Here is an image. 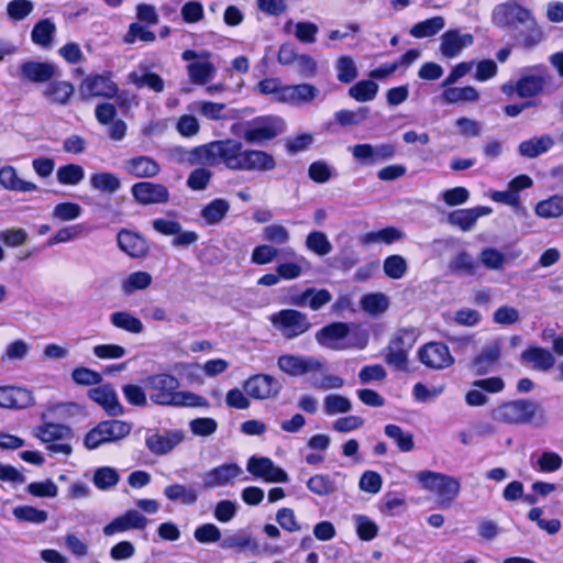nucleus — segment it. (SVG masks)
<instances>
[{
	"label": "nucleus",
	"instance_id": "obj_54",
	"mask_svg": "<svg viewBox=\"0 0 563 563\" xmlns=\"http://www.w3.org/2000/svg\"><path fill=\"white\" fill-rule=\"evenodd\" d=\"M336 78L342 84L352 82L358 75L354 59L349 55L340 56L335 62Z\"/></svg>",
	"mask_w": 563,
	"mask_h": 563
},
{
	"label": "nucleus",
	"instance_id": "obj_9",
	"mask_svg": "<svg viewBox=\"0 0 563 563\" xmlns=\"http://www.w3.org/2000/svg\"><path fill=\"white\" fill-rule=\"evenodd\" d=\"M283 130V121L274 117L253 120L243 133V139L250 144H262L274 139Z\"/></svg>",
	"mask_w": 563,
	"mask_h": 563
},
{
	"label": "nucleus",
	"instance_id": "obj_43",
	"mask_svg": "<svg viewBox=\"0 0 563 563\" xmlns=\"http://www.w3.org/2000/svg\"><path fill=\"white\" fill-rule=\"evenodd\" d=\"M230 210V203L223 198L213 199L200 212L201 218L209 225L220 223Z\"/></svg>",
	"mask_w": 563,
	"mask_h": 563
},
{
	"label": "nucleus",
	"instance_id": "obj_41",
	"mask_svg": "<svg viewBox=\"0 0 563 563\" xmlns=\"http://www.w3.org/2000/svg\"><path fill=\"white\" fill-rule=\"evenodd\" d=\"M500 345L495 342L485 346L482 352L472 361L471 367L476 374H485L492 365L499 358Z\"/></svg>",
	"mask_w": 563,
	"mask_h": 563
},
{
	"label": "nucleus",
	"instance_id": "obj_19",
	"mask_svg": "<svg viewBox=\"0 0 563 563\" xmlns=\"http://www.w3.org/2000/svg\"><path fill=\"white\" fill-rule=\"evenodd\" d=\"M319 89L310 82L285 85L280 103L301 107L312 103L319 97Z\"/></svg>",
	"mask_w": 563,
	"mask_h": 563
},
{
	"label": "nucleus",
	"instance_id": "obj_64",
	"mask_svg": "<svg viewBox=\"0 0 563 563\" xmlns=\"http://www.w3.org/2000/svg\"><path fill=\"white\" fill-rule=\"evenodd\" d=\"M55 25L49 20L45 19L37 22L31 33L32 41L41 46H48L52 42L55 32Z\"/></svg>",
	"mask_w": 563,
	"mask_h": 563
},
{
	"label": "nucleus",
	"instance_id": "obj_45",
	"mask_svg": "<svg viewBox=\"0 0 563 563\" xmlns=\"http://www.w3.org/2000/svg\"><path fill=\"white\" fill-rule=\"evenodd\" d=\"M384 432L396 443L400 452L408 453L413 451L415 441L411 432L405 431L399 426L391 423L385 426Z\"/></svg>",
	"mask_w": 563,
	"mask_h": 563
},
{
	"label": "nucleus",
	"instance_id": "obj_7",
	"mask_svg": "<svg viewBox=\"0 0 563 563\" xmlns=\"http://www.w3.org/2000/svg\"><path fill=\"white\" fill-rule=\"evenodd\" d=\"M181 57L184 60L191 62L187 66L189 79L196 85H206L216 75V67L210 62L211 53L208 51L196 52L186 49Z\"/></svg>",
	"mask_w": 563,
	"mask_h": 563
},
{
	"label": "nucleus",
	"instance_id": "obj_13",
	"mask_svg": "<svg viewBox=\"0 0 563 563\" xmlns=\"http://www.w3.org/2000/svg\"><path fill=\"white\" fill-rule=\"evenodd\" d=\"M474 44V36L461 29H450L440 37L439 51L445 58H456L463 49Z\"/></svg>",
	"mask_w": 563,
	"mask_h": 563
},
{
	"label": "nucleus",
	"instance_id": "obj_49",
	"mask_svg": "<svg viewBox=\"0 0 563 563\" xmlns=\"http://www.w3.org/2000/svg\"><path fill=\"white\" fill-rule=\"evenodd\" d=\"M357 537L365 542L374 540L379 531L378 525L365 515H353L352 517Z\"/></svg>",
	"mask_w": 563,
	"mask_h": 563
},
{
	"label": "nucleus",
	"instance_id": "obj_17",
	"mask_svg": "<svg viewBox=\"0 0 563 563\" xmlns=\"http://www.w3.org/2000/svg\"><path fill=\"white\" fill-rule=\"evenodd\" d=\"M117 91V85L110 77L103 75L88 76L79 86V93L84 100L96 97L112 98L115 96Z\"/></svg>",
	"mask_w": 563,
	"mask_h": 563
},
{
	"label": "nucleus",
	"instance_id": "obj_50",
	"mask_svg": "<svg viewBox=\"0 0 563 563\" xmlns=\"http://www.w3.org/2000/svg\"><path fill=\"white\" fill-rule=\"evenodd\" d=\"M323 411L328 416L344 415L352 410L350 398L340 394H329L323 399Z\"/></svg>",
	"mask_w": 563,
	"mask_h": 563
},
{
	"label": "nucleus",
	"instance_id": "obj_6",
	"mask_svg": "<svg viewBox=\"0 0 563 563\" xmlns=\"http://www.w3.org/2000/svg\"><path fill=\"white\" fill-rule=\"evenodd\" d=\"M272 324L287 339L297 338L310 329V322L305 313L284 309L269 318Z\"/></svg>",
	"mask_w": 563,
	"mask_h": 563
},
{
	"label": "nucleus",
	"instance_id": "obj_5",
	"mask_svg": "<svg viewBox=\"0 0 563 563\" xmlns=\"http://www.w3.org/2000/svg\"><path fill=\"white\" fill-rule=\"evenodd\" d=\"M131 424L122 420H104L89 430L84 438V446L91 451L102 445L115 443L126 438Z\"/></svg>",
	"mask_w": 563,
	"mask_h": 563
},
{
	"label": "nucleus",
	"instance_id": "obj_38",
	"mask_svg": "<svg viewBox=\"0 0 563 563\" xmlns=\"http://www.w3.org/2000/svg\"><path fill=\"white\" fill-rule=\"evenodd\" d=\"M152 275L147 272L137 271L129 274L120 283L122 294L130 296L136 291L144 290L151 286Z\"/></svg>",
	"mask_w": 563,
	"mask_h": 563
},
{
	"label": "nucleus",
	"instance_id": "obj_8",
	"mask_svg": "<svg viewBox=\"0 0 563 563\" xmlns=\"http://www.w3.org/2000/svg\"><path fill=\"white\" fill-rule=\"evenodd\" d=\"M242 474L243 470L236 463H224L206 471L201 475V487L205 490H210L232 486Z\"/></svg>",
	"mask_w": 563,
	"mask_h": 563
},
{
	"label": "nucleus",
	"instance_id": "obj_51",
	"mask_svg": "<svg viewBox=\"0 0 563 563\" xmlns=\"http://www.w3.org/2000/svg\"><path fill=\"white\" fill-rule=\"evenodd\" d=\"M554 144V141L549 135H542L540 137H534L528 141H525L519 146V152L521 155L527 157H537L538 155L547 152Z\"/></svg>",
	"mask_w": 563,
	"mask_h": 563
},
{
	"label": "nucleus",
	"instance_id": "obj_36",
	"mask_svg": "<svg viewBox=\"0 0 563 563\" xmlns=\"http://www.w3.org/2000/svg\"><path fill=\"white\" fill-rule=\"evenodd\" d=\"M128 79L136 88L147 87L155 92H162L165 84L161 76L147 69H137L129 74Z\"/></svg>",
	"mask_w": 563,
	"mask_h": 563
},
{
	"label": "nucleus",
	"instance_id": "obj_60",
	"mask_svg": "<svg viewBox=\"0 0 563 563\" xmlns=\"http://www.w3.org/2000/svg\"><path fill=\"white\" fill-rule=\"evenodd\" d=\"M361 306L367 313L377 316L387 310L389 300L382 292L368 294L361 299Z\"/></svg>",
	"mask_w": 563,
	"mask_h": 563
},
{
	"label": "nucleus",
	"instance_id": "obj_30",
	"mask_svg": "<svg viewBox=\"0 0 563 563\" xmlns=\"http://www.w3.org/2000/svg\"><path fill=\"white\" fill-rule=\"evenodd\" d=\"M119 249L133 258L146 255L148 247L146 241L137 233L122 229L117 235Z\"/></svg>",
	"mask_w": 563,
	"mask_h": 563
},
{
	"label": "nucleus",
	"instance_id": "obj_46",
	"mask_svg": "<svg viewBox=\"0 0 563 563\" xmlns=\"http://www.w3.org/2000/svg\"><path fill=\"white\" fill-rule=\"evenodd\" d=\"M445 26L443 16H433L416 23L410 29V34L416 38L431 37L442 31Z\"/></svg>",
	"mask_w": 563,
	"mask_h": 563
},
{
	"label": "nucleus",
	"instance_id": "obj_24",
	"mask_svg": "<svg viewBox=\"0 0 563 563\" xmlns=\"http://www.w3.org/2000/svg\"><path fill=\"white\" fill-rule=\"evenodd\" d=\"M148 520L137 510H128L122 516L114 518L111 522L103 527V533L111 537L117 533L125 532L130 529L143 530L147 526Z\"/></svg>",
	"mask_w": 563,
	"mask_h": 563
},
{
	"label": "nucleus",
	"instance_id": "obj_21",
	"mask_svg": "<svg viewBox=\"0 0 563 563\" xmlns=\"http://www.w3.org/2000/svg\"><path fill=\"white\" fill-rule=\"evenodd\" d=\"M285 256L288 261H279L275 266V272L280 275L282 279L294 280L301 277L309 271V261L306 257L298 255L295 250H286Z\"/></svg>",
	"mask_w": 563,
	"mask_h": 563
},
{
	"label": "nucleus",
	"instance_id": "obj_42",
	"mask_svg": "<svg viewBox=\"0 0 563 563\" xmlns=\"http://www.w3.org/2000/svg\"><path fill=\"white\" fill-rule=\"evenodd\" d=\"M110 322L114 328L126 331L131 334H140L144 331V325L141 319L128 311H115L111 313Z\"/></svg>",
	"mask_w": 563,
	"mask_h": 563
},
{
	"label": "nucleus",
	"instance_id": "obj_27",
	"mask_svg": "<svg viewBox=\"0 0 563 563\" xmlns=\"http://www.w3.org/2000/svg\"><path fill=\"white\" fill-rule=\"evenodd\" d=\"M75 93V87L67 80H49L42 88L43 98L52 106H66Z\"/></svg>",
	"mask_w": 563,
	"mask_h": 563
},
{
	"label": "nucleus",
	"instance_id": "obj_14",
	"mask_svg": "<svg viewBox=\"0 0 563 563\" xmlns=\"http://www.w3.org/2000/svg\"><path fill=\"white\" fill-rule=\"evenodd\" d=\"M131 194L143 206L166 203L170 198L166 186L150 181L134 184L131 188Z\"/></svg>",
	"mask_w": 563,
	"mask_h": 563
},
{
	"label": "nucleus",
	"instance_id": "obj_29",
	"mask_svg": "<svg viewBox=\"0 0 563 563\" xmlns=\"http://www.w3.org/2000/svg\"><path fill=\"white\" fill-rule=\"evenodd\" d=\"M21 78L31 82H48L57 74V67L48 62H25L20 67Z\"/></svg>",
	"mask_w": 563,
	"mask_h": 563
},
{
	"label": "nucleus",
	"instance_id": "obj_48",
	"mask_svg": "<svg viewBox=\"0 0 563 563\" xmlns=\"http://www.w3.org/2000/svg\"><path fill=\"white\" fill-rule=\"evenodd\" d=\"M477 90L472 86L466 87H449L443 92L441 98L446 103L457 102H472L478 99Z\"/></svg>",
	"mask_w": 563,
	"mask_h": 563
},
{
	"label": "nucleus",
	"instance_id": "obj_63",
	"mask_svg": "<svg viewBox=\"0 0 563 563\" xmlns=\"http://www.w3.org/2000/svg\"><path fill=\"white\" fill-rule=\"evenodd\" d=\"M285 85H283L282 80L276 77H269L261 80L255 90L264 96H272L275 102L280 103L282 96L284 93Z\"/></svg>",
	"mask_w": 563,
	"mask_h": 563
},
{
	"label": "nucleus",
	"instance_id": "obj_16",
	"mask_svg": "<svg viewBox=\"0 0 563 563\" xmlns=\"http://www.w3.org/2000/svg\"><path fill=\"white\" fill-rule=\"evenodd\" d=\"M277 365L280 371L290 376H301L310 372H319L323 363L312 356L283 355L278 358Z\"/></svg>",
	"mask_w": 563,
	"mask_h": 563
},
{
	"label": "nucleus",
	"instance_id": "obj_28",
	"mask_svg": "<svg viewBox=\"0 0 563 563\" xmlns=\"http://www.w3.org/2000/svg\"><path fill=\"white\" fill-rule=\"evenodd\" d=\"M185 434L180 430L167 431L165 433H154L146 438L147 449L157 455L169 453L175 446L184 441Z\"/></svg>",
	"mask_w": 563,
	"mask_h": 563
},
{
	"label": "nucleus",
	"instance_id": "obj_62",
	"mask_svg": "<svg viewBox=\"0 0 563 563\" xmlns=\"http://www.w3.org/2000/svg\"><path fill=\"white\" fill-rule=\"evenodd\" d=\"M369 110L366 107L355 111L340 110L334 113L335 121L342 126L358 125L368 118Z\"/></svg>",
	"mask_w": 563,
	"mask_h": 563
},
{
	"label": "nucleus",
	"instance_id": "obj_12",
	"mask_svg": "<svg viewBox=\"0 0 563 563\" xmlns=\"http://www.w3.org/2000/svg\"><path fill=\"white\" fill-rule=\"evenodd\" d=\"M246 470L254 477L268 483H287L289 481L287 473L268 457L251 456L247 460Z\"/></svg>",
	"mask_w": 563,
	"mask_h": 563
},
{
	"label": "nucleus",
	"instance_id": "obj_47",
	"mask_svg": "<svg viewBox=\"0 0 563 563\" xmlns=\"http://www.w3.org/2000/svg\"><path fill=\"white\" fill-rule=\"evenodd\" d=\"M164 496L170 501H180L184 505H192L198 499L197 492L181 484H172L164 488Z\"/></svg>",
	"mask_w": 563,
	"mask_h": 563
},
{
	"label": "nucleus",
	"instance_id": "obj_37",
	"mask_svg": "<svg viewBox=\"0 0 563 563\" xmlns=\"http://www.w3.org/2000/svg\"><path fill=\"white\" fill-rule=\"evenodd\" d=\"M405 233L395 228L387 227L377 231L368 232L360 238L361 243L365 245L369 244H391L396 241L402 240Z\"/></svg>",
	"mask_w": 563,
	"mask_h": 563
},
{
	"label": "nucleus",
	"instance_id": "obj_44",
	"mask_svg": "<svg viewBox=\"0 0 563 563\" xmlns=\"http://www.w3.org/2000/svg\"><path fill=\"white\" fill-rule=\"evenodd\" d=\"M90 186L98 191L112 195L121 188V180L109 172L95 173L89 178Z\"/></svg>",
	"mask_w": 563,
	"mask_h": 563
},
{
	"label": "nucleus",
	"instance_id": "obj_39",
	"mask_svg": "<svg viewBox=\"0 0 563 563\" xmlns=\"http://www.w3.org/2000/svg\"><path fill=\"white\" fill-rule=\"evenodd\" d=\"M331 294L327 289L308 288L300 296L294 299L297 306H308L312 310H319L321 307L330 302Z\"/></svg>",
	"mask_w": 563,
	"mask_h": 563
},
{
	"label": "nucleus",
	"instance_id": "obj_11",
	"mask_svg": "<svg viewBox=\"0 0 563 563\" xmlns=\"http://www.w3.org/2000/svg\"><path fill=\"white\" fill-rule=\"evenodd\" d=\"M418 357L420 362L432 369H444L454 364L449 347L440 342H429L419 349Z\"/></svg>",
	"mask_w": 563,
	"mask_h": 563
},
{
	"label": "nucleus",
	"instance_id": "obj_18",
	"mask_svg": "<svg viewBox=\"0 0 563 563\" xmlns=\"http://www.w3.org/2000/svg\"><path fill=\"white\" fill-rule=\"evenodd\" d=\"M279 382L271 375L258 374L244 383L246 394L254 399H268L276 397L280 391Z\"/></svg>",
	"mask_w": 563,
	"mask_h": 563
},
{
	"label": "nucleus",
	"instance_id": "obj_33",
	"mask_svg": "<svg viewBox=\"0 0 563 563\" xmlns=\"http://www.w3.org/2000/svg\"><path fill=\"white\" fill-rule=\"evenodd\" d=\"M521 361L532 365V368L548 372L555 364L552 353L540 346H531L521 353Z\"/></svg>",
	"mask_w": 563,
	"mask_h": 563
},
{
	"label": "nucleus",
	"instance_id": "obj_4",
	"mask_svg": "<svg viewBox=\"0 0 563 563\" xmlns=\"http://www.w3.org/2000/svg\"><path fill=\"white\" fill-rule=\"evenodd\" d=\"M415 478L422 489L438 496L442 508H449L461 490L460 479L444 473L423 470L417 472Z\"/></svg>",
	"mask_w": 563,
	"mask_h": 563
},
{
	"label": "nucleus",
	"instance_id": "obj_23",
	"mask_svg": "<svg viewBox=\"0 0 563 563\" xmlns=\"http://www.w3.org/2000/svg\"><path fill=\"white\" fill-rule=\"evenodd\" d=\"M34 404L32 393L18 386H0V408L18 410Z\"/></svg>",
	"mask_w": 563,
	"mask_h": 563
},
{
	"label": "nucleus",
	"instance_id": "obj_56",
	"mask_svg": "<svg viewBox=\"0 0 563 563\" xmlns=\"http://www.w3.org/2000/svg\"><path fill=\"white\" fill-rule=\"evenodd\" d=\"M307 488L314 495L324 497L333 494L336 489L335 483L328 475L316 474L307 482Z\"/></svg>",
	"mask_w": 563,
	"mask_h": 563
},
{
	"label": "nucleus",
	"instance_id": "obj_2",
	"mask_svg": "<svg viewBox=\"0 0 563 563\" xmlns=\"http://www.w3.org/2000/svg\"><path fill=\"white\" fill-rule=\"evenodd\" d=\"M177 377L166 373L153 374L144 379L148 399L163 407H208V400L195 393L179 390Z\"/></svg>",
	"mask_w": 563,
	"mask_h": 563
},
{
	"label": "nucleus",
	"instance_id": "obj_40",
	"mask_svg": "<svg viewBox=\"0 0 563 563\" xmlns=\"http://www.w3.org/2000/svg\"><path fill=\"white\" fill-rule=\"evenodd\" d=\"M534 213L541 219H558L563 216V196L553 195L539 201L534 207Z\"/></svg>",
	"mask_w": 563,
	"mask_h": 563
},
{
	"label": "nucleus",
	"instance_id": "obj_31",
	"mask_svg": "<svg viewBox=\"0 0 563 563\" xmlns=\"http://www.w3.org/2000/svg\"><path fill=\"white\" fill-rule=\"evenodd\" d=\"M492 211V208L484 206L471 209H460L451 212L448 221L450 224L459 227L462 231H468L481 217L488 216Z\"/></svg>",
	"mask_w": 563,
	"mask_h": 563
},
{
	"label": "nucleus",
	"instance_id": "obj_57",
	"mask_svg": "<svg viewBox=\"0 0 563 563\" xmlns=\"http://www.w3.org/2000/svg\"><path fill=\"white\" fill-rule=\"evenodd\" d=\"M120 481L118 471L110 466H102L95 471L92 482L101 490L113 488Z\"/></svg>",
	"mask_w": 563,
	"mask_h": 563
},
{
	"label": "nucleus",
	"instance_id": "obj_26",
	"mask_svg": "<svg viewBox=\"0 0 563 563\" xmlns=\"http://www.w3.org/2000/svg\"><path fill=\"white\" fill-rule=\"evenodd\" d=\"M123 170L136 178H154L161 173V165L150 156L140 155L125 159Z\"/></svg>",
	"mask_w": 563,
	"mask_h": 563
},
{
	"label": "nucleus",
	"instance_id": "obj_52",
	"mask_svg": "<svg viewBox=\"0 0 563 563\" xmlns=\"http://www.w3.org/2000/svg\"><path fill=\"white\" fill-rule=\"evenodd\" d=\"M525 25L526 30L520 31L517 35L520 45L523 47H533L544 40V34L532 15L531 21L527 22Z\"/></svg>",
	"mask_w": 563,
	"mask_h": 563
},
{
	"label": "nucleus",
	"instance_id": "obj_1",
	"mask_svg": "<svg viewBox=\"0 0 563 563\" xmlns=\"http://www.w3.org/2000/svg\"><path fill=\"white\" fill-rule=\"evenodd\" d=\"M189 162L209 166L222 163L228 169L238 172L265 173L276 167L273 155L260 150L244 148L241 142L233 139L196 147L190 153Z\"/></svg>",
	"mask_w": 563,
	"mask_h": 563
},
{
	"label": "nucleus",
	"instance_id": "obj_35",
	"mask_svg": "<svg viewBox=\"0 0 563 563\" xmlns=\"http://www.w3.org/2000/svg\"><path fill=\"white\" fill-rule=\"evenodd\" d=\"M548 76L529 75L521 77L516 84V93L520 98H531L544 92Z\"/></svg>",
	"mask_w": 563,
	"mask_h": 563
},
{
	"label": "nucleus",
	"instance_id": "obj_58",
	"mask_svg": "<svg viewBox=\"0 0 563 563\" xmlns=\"http://www.w3.org/2000/svg\"><path fill=\"white\" fill-rule=\"evenodd\" d=\"M82 209L75 202H59L52 211V219L56 222H68L78 219L81 216Z\"/></svg>",
	"mask_w": 563,
	"mask_h": 563
},
{
	"label": "nucleus",
	"instance_id": "obj_53",
	"mask_svg": "<svg viewBox=\"0 0 563 563\" xmlns=\"http://www.w3.org/2000/svg\"><path fill=\"white\" fill-rule=\"evenodd\" d=\"M57 181L65 186H76L85 178V170L80 165L67 164L56 172Z\"/></svg>",
	"mask_w": 563,
	"mask_h": 563
},
{
	"label": "nucleus",
	"instance_id": "obj_3",
	"mask_svg": "<svg viewBox=\"0 0 563 563\" xmlns=\"http://www.w3.org/2000/svg\"><path fill=\"white\" fill-rule=\"evenodd\" d=\"M492 419L510 426L532 424L543 428L548 423L544 408L531 399H515L503 402L492 410Z\"/></svg>",
	"mask_w": 563,
	"mask_h": 563
},
{
	"label": "nucleus",
	"instance_id": "obj_55",
	"mask_svg": "<svg viewBox=\"0 0 563 563\" xmlns=\"http://www.w3.org/2000/svg\"><path fill=\"white\" fill-rule=\"evenodd\" d=\"M378 85L372 80H361L349 89V96L358 102H367L375 99Z\"/></svg>",
	"mask_w": 563,
	"mask_h": 563
},
{
	"label": "nucleus",
	"instance_id": "obj_20",
	"mask_svg": "<svg viewBox=\"0 0 563 563\" xmlns=\"http://www.w3.org/2000/svg\"><path fill=\"white\" fill-rule=\"evenodd\" d=\"M531 12L515 2L499 4L493 12V21L496 25L526 24L531 21Z\"/></svg>",
	"mask_w": 563,
	"mask_h": 563
},
{
	"label": "nucleus",
	"instance_id": "obj_34",
	"mask_svg": "<svg viewBox=\"0 0 563 563\" xmlns=\"http://www.w3.org/2000/svg\"><path fill=\"white\" fill-rule=\"evenodd\" d=\"M32 434L43 443L49 444L55 441H64L71 437L69 427L58 423H43L32 430Z\"/></svg>",
	"mask_w": 563,
	"mask_h": 563
},
{
	"label": "nucleus",
	"instance_id": "obj_22",
	"mask_svg": "<svg viewBox=\"0 0 563 563\" xmlns=\"http://www.w3.org/2000/svg\"><path fill=\"white\" fill-rule=\"evenodd\" d=\"M350 333V327L344 322L331 323L316 333L317 342L331 350H343L346 347L344 340Z\"/></svg>",
	"mask_w": 563,
	"mask_h": 563
},
{
	"label": "nucleus",
	"instance_id": "obj_25",
	"mask_svg": "<svg viewBox=\"0 0 563 563\" xmlns=\"http://www.w3.org/2000/svg\"><path fill=\"white\" fill-rule=\"evenodd\" d=\"M88 397L110 416H121L124 411L114 388L109 384L91 388Z\"/></svg>",
	"mask_w": 563,
	"mask_h": 563
},
{
	"label": "nucleus",
	"instance_id": "obj_32",
	"mask_svg": "<svg viewBox=\"0 0 563 563\" xmlns=\"http://www.w3.org/2000/svg\"><path fill=\"white\" fill-rule=\"evenodd\" d=\"M0 185L10 191L31 192L37 190V185L18 176L13 166L5 165L0 168Z\"/></svg>",
	"mask_w": 563,
	"mask_h": 563
},
{
	"label": "nucleus",
	"instance_id": "obj_59",
	"mask_svg": "<svg viewBox=\"0 0 563 563\" xmlns=\"http://www.w3.org/2000/svg\"><path fill=\"white\" fill-rule=\"evenodd\" d=\"M306 247L319 256H325L332 251L331 242L321 231H313L307 235Z\"/></svg>",
	"mask_w": 563,
	"mask_h": 563
},
{
	"label": "nucleus",
	"instance_id": "obj_15",
	"mask_svg": "<svg viewBox=\"0 0 563 563\" xmlns=\"http://www.w3.org/2000/svg\"><path fill=\"white\" fill-rule=\"evenodd\" d=\"M413 340L410 331L399 332L391 341L386 353V362L397 369L405 371L408 365V352Z\"/></svg>",
	"mask_w": 563,
	"mask_h": 563
},
{
	"label": "nucleus",
	"instance_id": "obj_61",
	"mask_svg": "<svg viewBox=\"0 0 563 563\" xmlns=\"http://www.w3.org/2000/svg\"><path fill=\"white\" fill-rule=\"evenodd\" d=\"M224 103L199 100L191 103L190 109L207 118L208 120L223 119Z\"/></svg>",
	"mask_w": 563,
	"mask_h": 563
},
{
	"label": "nucleus",
	"instance_id": "obj_10",
	"mask_svg": "<svg viewBox=\"0 0 563 563\" xmlns=\"http://www.w3.org/2000/svg\"><path fill=\"white\" fill-rule=\"evenodd\" d=\"M349 150L354 159L364 165H375L391 159L396 154V146L389 143L378 145L363 143L351 146Z\"/></svg>",
	"mask_w": 563,
	"mask_h": 563
}]
</instances>
